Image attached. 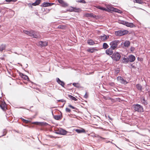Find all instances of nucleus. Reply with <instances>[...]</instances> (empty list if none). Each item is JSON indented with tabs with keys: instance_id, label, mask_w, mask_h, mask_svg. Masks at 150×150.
<instances>
[{
	"instance_id": "nucleus-49",
	"label": "nucleus",
	"mask_w": 150,
	"mask_h": 150,
	"mask_svg": "<svg viewBox=\"0 0 150 150\" xmlns=\"http://www.w3.org/2000/svg\"><path fill=\"white\" fill-rule=\"evenodd\" d=\"M33 124H35L36 125H41V123L40 122H34Z\"/></svg>"
},
{
	"instance_id": "nucleus-18",
	"label": "nucleus",
	"mask_w": 150,
	"mask_h": 150,
	"mask_svg": "<svg viewBox=\"0 0 150 150\" xmlns=\"http://www.w3.org/2000/svg\"><path fill=\"white\" fill-rule=\"evenodd\" d=\"M56 80L57 82L59 84L61 85L62 87H64L65 84L63 81L60 80V79L58 78H57L56 79Z\"/></svg>"
},
{
	"instance_id": "nucleus-2",
	"label": "nucleus",
	"mask_w": 150,
	"mask_h": 150,
	"mask_svg": "<svg viewBox=\"0 0 150 150\" xmlns=\"http://www.w3.org/2000/svg\"><path fill=\"white\" fill-rule=\"evenodd\" d=\"M110 57L113 61L118 62L121 59L120 53L116 51L113 53L112 55L110 56Z\"/></svg>"
},
{
	"instance_id": "nucleus-46",
	"label": "nucleus",
	"mask_w": 150,
	"mask_h": 150,
	"mask_svg": "<svg viewBox=\"0 0 150 150\" xmlns=\"http://www.w3.org/2000/svg\"><path fill=\"white\" fill-rule=\"evenodd\" d=\"M137 59L138 61H140V62L142 61L143 60L142 58L141 57H137Z\"/></svg>"
},
{
	"instance_id": "nucleus-63",
	"label": "nucleus",
	"mask_w": 150,
	"mask_h": 150,
	"mask_svg": "<svg viewBox=\"0 0 150 150\" xmlns=\"http://www.w3.org/2000/svg\"><path fill=\"white\" fill-rule=\"evenodd\" d=\"M67 11H66H66H63V13H66L67 12Z\"/></svg>"
},
{
	"instance_id": "nucleus-15",
	"label": "nucleus",
	"mask_w": 150,
	"mask_h": 150,
	"mask_svg": "<svg viewBox=\"0 0 150 150\" xmlns=\"http://www.w3.org/2000/svg\"><path fill=\"white\" fill-rule=\"evenodd\" d=\"M75 131L78 133H86L85 130L82 128H80L79 129H75Z\"/></svg>"
},
{
	"instance_id": "nucleus-9",
	"label": "nucleus",
	"mask_w": 150,
	"mask_h": 150,
	"mask_svg": "<svg viewBox=\"0 0 150 150\" xmlns=\"http://www.w3.org/2000/svg\"><path fill=\"white\" fill-rule=\"evenodd\" d=\"M38 44L41 47H44L47 45L48 42L46 41H40L39 42Z\"/></svg>"
},
{
	"instance_id": "nucleus-7",
	"label": "nucleus",
	"mask_w": 150,
	"mask_h": 150,
	"mask_svg": "<svg viewBox=\"0 0 150 150\" xmlns=\"http://www.w3.org/2000/svg\"><path fill=\"white\" fill-rule=\"evenodd\" d=\"M54 3H49L47 2H43L40 6L42 7H47L52 6L54 4Z\"/></svg>"
},
{
	"instance_id": "nucleus-31",
	"label": "nucleus",
	"mask_w": 150,
	"mask_h": 150,
	"mask_svg": "<svg viewBox=\"0 0 150 150\" xmlns=\"http://www.w3.org/2000/svg\"><path fill=\"white\" fill-rule=\"evenodd\" d=\"M109 47V45L105 42L103 43V48L104 49H107Z\"/></svg>"
},
{
	"instance_id": "nucleus-38",
	"label": "nucleus",
	"mask_w": 150,
	"mask_h": 150,
	"mask_svg": "<svg viewBox=\"0 0 150 150\" xmlns=\"http://www.w3.org/2000/svg\"><path fill=\"white\" fill-rule=\"evenodd\" d=\"M32 37L36 38H39V36L37 35L36 34H35V32L34 31V33Z\"/></svg>"
},
{
	"instance_id": "nucleus-30",
	"label": "nucleus",
	"mask_w": 150,
	"mask_h": 150,
	"mask_svg": "<svg viewBox=\"0 0 150 150\" xmlns=\"http://www.w3.org/2000/svg\"><path fill=\"white\" fill-rule=\"evenodd\" d=\"M75 9H74V12L79 13L82 11L81 9L80 8H77L75 7Z\"/></svg>"
},
{
	"instance_id": "nucleus-28",
	"label": "nucleus",
	"mask_w": 150,
	"mask_h": 150,
	"mask_svg": "<svg viewBox=\"0 0 150 150\" xmlns=\"http://www.w3.org/2000/svg\"><path fill=\"white\" fill-rule=\"evenodd\" d=\"M75 7L70 6L69 9L66 10V11H68L69 12H74V9H75Z\"/></svg>"
},
{
	"instance_id": "nucleus-11",
	"label": "nucleus",
	"mask_w": 150,
	"mask_h": 150,
	"mask_svg": "<svg viewBox=\"0 0 150 150\" xmlns=\"http://www.w3.org/2000/svg\"><path fill=\"white\" fill-rule=\"evenodd\" d=\"M122 63L124 64H127L129 62L128 57H122L120 60Z\"/></svg>"
},
{
	"instance_id": "nucleus-10",
	"label": "nucleus",
	"mask_w": 150,
	"mask_h": 150,
	"mask_svg": "<svg viewBox=\"0 0 150 150\" xmlns=\"http://www.w3.org/2000/svg\"><path fill=\"white\" fill-rule=\"evenodd\" d=\"M110 35H108L104 34L103 35H100L99 36V38L102 41H105L107 40L109 37Z\"/></svg>"
},
{
	"instance_id": "nucleus-58",
	"label": "nucleus",
	"mask_w": 150,
	"mask_h": 150,
	"mask_svg": "<svg viewBox=\"0 0 150 150\" xmlns=\"http://www.w3.org/2000/svg\"><path fill=\"white\" fill-rule=\"evenodd\" d=\"M35 14L39 16L40 15L38 13V12L35 11Z\"/></svg>"
},
{
	"instance_id": "nucleus-23",
	"label": "nucleus",
	"mask_w": 150,
	"mask_h": 150,
	"mask_svg": "<svg viewBox=\"0 0 150 150\" xmlns=\"http://www.w3.org/2000/svg\"><path fill=\"white\" fill-rule=\"evenodd\" d=\"M41 1V0H36L35 2L33 3V4L34 5V6H36L39 5Z\"/></svg>"
},
{
	"instance_id": "nucleus-16",
	"label": "nucleus",
	"mask_w": 150,
	"mask_h": 150,
	"mask_svg": "<svg viewBox=\"0 0 150 150\" xmlns=\"http://www.w3.org/2000/svg\"><path fill=\"white\" fill-rule=\"evenodd\" d=\"M115 8L113 7L109 6L107 7L106 9V11L110 12L111 13H112L114 11Z\"/></svg>"
},
{
	"instance_id": "nucleus-54",
	"label": "nucleus",
	"mask_w": 150,
	"mask_h": 150,
	"mask_svg": "<svg viewBox=\"0 0 150 150\" xmlns=\"http://www.w3.org/2000/svg\"><path fill=\"white\" fill-rule=\"evenodd\" d=\"M130 66L133 69H135L136 68V67H135V66L134 65H133V64H131Z\"/></svg>"
},
{
	"instance_id": "nucleus-51",
	"label": "nucleus",
	"mask_w": 150,
	"mask_h": 150,
	"mask_svg": "<svg viewBox=\"0 0 150 150\" xmlns=\"http://www.w3.org/2000/svg\"><path fill=\"white\" fill-rule=\"evenodd\" d=\"M84 97L86 98H88V94H87V93L86 92V93L85 94V95H84Z\"/></svg>"
},
{
	"instance_id": "nucleus-3",
	"label": "nucleus",
	"mask_w": 150,
	"mask_h": 150,
	"mask_svg": "<svg viewBox=\"0 0 150 150\" xmlns=\"http://www.w3.org/2000/svg\"><path fill=\"white\" fill-rule=\"evenodd\" d=\"M132 107L135 111L139 112H142L144 111L143 108L140 105L138 104L134 105Z\"/></svg>"
},
{
	"instance_id": "nucleus-59",
	"label": "nucleus",
	"mask_w": 150,
	"mask_h": 150,
	"mask_svg": "<svg viewBox=\"0 0 150 150\" xmlns=\"http://www.w3.org/2000/svg\"><path fill=\"white\" fill-rule=\"evenodd\" d=\"M28 66V65L27 64H26L25 65V68H27Z\"/></svg>"
},
{
	"instance_id": "nucleus-5",
	"label": "nucleus",
	"mask_w": 150,
	"mask_h": 150,
	"mask_svg": "<svg viewBox=\"0 0 150 150\" xmlns=\"http://www.w3.org/2000/svg\"><path fill=\"white\" fill-rule=\"evenodd\" d=\"M84 16L85 17H87L93 18L96 19H98L99 18V16L94 15L93 13H86L84 14Z\"/></svg>"
},
{
	"instance_id": "nucleus-53",
	"label": "nucleus",
	"mask_w": 150,
	"mask_h": 150,
	"mask_svg": "<svg viewBox=\"0 0 150 150\" xmlns=\"http://www.w3.org/2000/svg\"><path fill=\"white\" fill-rule=\"evenodd\" d=\"M21 76V77L22 78H23V77L24 76L25 77V79H28V77L27 76V75H26V76Z\"/></svg>"
},
{
	"instance_id": "nucleus-20",
	"label": "nucleus",
	"mask_w": 150,
	"mask_h": 150,
	"mask_svg": "<svg viewBox=\"0 0 150 150\" xmlns=\"http://www.w3.org/2000/svg\"><path fill=\"white\" fill-rule=\"evenodd\" d=\"M122 30H121L115 31V34L117 36H122Z\"/></svg>"
},
{
	"instance_id": "nucleus-43",
	"label": "nucleus",
	"mask_w": 150,
	"mask_h": 150,
	"mask_svg": "<svg viewBox=\"0 0 150 150\" xmlns=\"http://www.w3.org/2000/svg\"><path fill=\"white\" fill-rule=\"evenodd\" d=\"M7 133V131L6 129H4L3 131V134L1 135V136H4L6 135Z\"/></svg>"
},
{
	"instance_id": "nucleus-37",
	"label": "nucleus",
	"mask_w": 150,
	"mask_h": 150,
	"mask_svg": "<svg viewBox=\"0 0 150 150\" xmlns=\"http://www.w3.org/2000/svg\"><path fill=\"white\" fill-rule=\"evenodd\" d=\"M18 0H5V1L7 3H10L12 2H15Z\"/></svg>"
},
{
	"instance_id": "nucleus-56",
	"label": "nucleus",
	"mask_w": 150,
	"mask_h": 150,
	"mask_svg": "<svg viewBox=\"0 0 150 150\" xmlns=\"http://www.w3.org/2000/svg\"><path fill=\"white\" fill-rule=\"evenodd\" d=\"M123 21V20H119L118 21V22L119 23L122 24Z\"/></svg>"
},
{
	"instance_id": "nucleus-44",
	"label": "nucleus",
	"mask_w": 150,
	"mask_h": 150,
	"mask_svg": "<svg viewBox=\"0 0 150 150\" xmlns=\"http://www.w3.org/2000/svg\"><path fill=\"white\" fill-rule=\"evenodd\" d=\"M135 48L134 47L132 46L130 47V50L131 52H133L134 51Z\"/></svg>"
},
{
	"instance_id": "nucleus-21",
	"label": "nucleus",
	"mask_w": 150,
	"mask_h": 150,
	"mask_svg": "<svg viewBox=\"0 0 150 150\" xmlns=\"http://www.w3.org/2000/svg\"><path fill=\"white\" fill-rule=\"evenodd\" d=\"M1 108L4 111L6 109V104L5 103H2L0 105Z\"/></svg>"
},
{
	"instance_id": "nucleus-45",
	"label": "nucleus",
	"mask_w": 150,
	"mask_h": 150,
	"mask_svg": "<svg viewBox=\"0 0 150 150\" xmlns=\"http://www.w3.org/2000/svg\"><path fill=\"white\" fill-rule=\"evenodd\" d=\"M120 71V70L118 69H115V74H117Z\"/></svg>"
},
{
	"instance_id": "nucleus-26",
	"label": "nucleus",
	"mask_w": 150,
	"mask_h": 150,
	"mask_svg": "<svg viewBox=\"0 0 150 150\" xmlns=\"http://www.w3.org/2000/svg\"><path fill=\"white\" fill-rule=\"evenodd\" d=\"M6 47V45L5 44H2L0 46V51L2 52L3 50H5Z\"/></svg>"
},
{
	"instance_id": "nucleus-8",
	"label": "nucleus",
	"mask_w": 150,
	"mask_h": 150,
	"mask_svg": "<svg viewBox=\"0 0 150 150\" xmlns=\"http://www.w3.org/2000/svg\"><path fill=\"white\" fill-rule=\"evenodd\" d=\"M130 45V42L129 40H126L123 42V45L122 47L124 49H126L129 47Z\"/></svg>"
},
{
	"instance_id": "nucleus-57",
	"label": "nucleus",
	"mask_w": 150,
	"mask_h": 150,
	"mask_svg": "<svg viewBox=\"0 0 150 150\" xmlns=\"http://www.w3.org/2000/svg\"><path fill=\"white\" fill-rule=\"evenodd\" d=\"M123 42H122V43H121V44L118 47V48H119V47H120L121 46H122H122H123Z\"/></svg>"
},
{
	"instance_id": "nucleus-27",
	"label": "nucleus",
	"mask_w": 150,
	"mask_h": 150,
	"mask_svg": "<svg viewBox=\"0 0 150 150\" xmlns=\"http://www.w3.org/2000/svg\"><path fill=\"white\" fill-rule=\"evenodd\" d=\"M66 27L67 26L66 25H60L58 26L57 28L58 29L64 30L66 28Z\"/></svg>"
},
{
	"instance_id": "nucleus-34",
	"label": "nucleus",
	"mask_w": 150,
	"mask_h": 150,
	"mask_svg": "<svg viewBox=\"0 0 150 150\" xmlns=\"http://www.w3.org/2000/svg\"><path fill=\"white\" fill-rule=\"evenodd\" d=\"M68 96L69 98H70L73 100L75 101H77V99L76 98L71 95H68Z\"/></svg>"
},
{
	"instance_id": "nucleus-62",
	"label": "nucleus",
	"mask_w": 150,
	"mask_h": 150,
	"mask_svg": "<svg viewBox=\"0 0 150 150\" xmlns=\"http://www.w3.org/2000/svg\"><path fill=\"white\" fill-rule=\"evenodd\" d=\"M18 64H19L21 66V67L22 66V64H21L20 63H18Z\"/></svg>"
},
{
	"instance_id": "nucleus-13",
	"label": "nucleus",
	"mask_w": 150,
	"mask_h": 150,
	"mask_svg": "<svg viewBox=\"0 0 150 150\" xmlns=\"http://www.w3.org/2000/svg\"><path fill=\"white\" fill-rule=\"evenodd\" d=\"M98 51V50L94 47L89 48L86 50L87 52L91 53L94 52Z\"/></svg>"
},
{
	"instance_id": "nucleus-4",
	"label": "nucleus",
	"mask_w": 150,
	"mask_h": 150,
	"mask_svg": "<svg viewBox=\"0 0 150 150\" xmlns=\"http://www.w3.org/2000/svg\"><path fill=\"white\" fill-rule=\"evenodd\" d=\"M7 12V8L2 6H0V17L4 16Z\"/></svg>"
},
{
	"instance_id": "nucleus-61",
	"label": "nucleus",
	"mask_w": 150,
	"mask_h": 150,
	"mask_svg": "<svg viewBox=\"0 0 150 150\" xmlns=\"http://www.w3.org/2000/svg\"><path fill=\"white\" fill-rule=\"evenodd\" d=\"M101 139H105V138H103V137H100Z\"/></svg>"
},
{
	"instance_id": "nucleus-64",
	"label": "nucleus",
	"mask_w": 150,
	"mask_h": 150,
	"mask_svg": "<svg viewBox=\"0 0 150 150\" xmlns=\"http://www.w3.org/2000/svg\"><path fill=\"white\" fill-rule=\"evenodd\" d=\"M62 100H59V101L61 102H63V101H62Z\"/></svg>"
},
{
	"instance_id": "nucleus-22",
	"label": "nucleus",
	"mask_w": 150,
	"mask_h": 150,
	"mask_svg": "<svg viewBox=\"0 0 150 150\" xmlns=\"http://www.w3.org/2000/svg\"><path fill=\"white\" fill-rule=\"evenodd\" d=\"M87 43L89 45H93L95 44V42L91 39L88 40H87Z\"/></svg>"
},
{
	"instance_id": "nucleus-48",
	"label": "nucleus",
	"mask_w": 150,
	"mask_h": 150,
	"mask_svg": "<svg viewBox=\"0 0 150 150\" xmlns=\"http://www.w3.org/2000/svg\"><path fill=\"white\" fill-rule=\"evenodd\" d=\"M127 23V21H123L122 24L123 25L126 26Z\"/></svg>"
},
{
	"instance_id": "nucleus-35",
	"label": "nucleus",
	"mask_w": 150,
	"mask_h": 150,
	"mask_svg": "<svg viewBox=\"0 0 150 150\" xmlns=\"http://www.w3.org/2000/svg\"><path fill=\"white\" fill-rule=\"evenodd\" d=\"M54 118L55 120H59L61 119L62 117L60 115H56L54 116Z\"/></svg>"
},
{
	"instance_id": "nucleus-19",
	"label": "nucleus",
	"mask_w": 150,
	"mask_h": 150,
	"mask_svg": "<svg viewBox=\"0 0 150 150\" xmlns=\"http://www.w3.org/2000/svg\"><path fill=\"white\" fill-rule=\"evenodd\" d=\"M126 26L132 28L136 27V25L132 23H129L127 22Z\"/></svg>"
},
{
	"instance_id": "nucleus-6",
	"label": "nucleus",
	"mask_w": 150,
	"mask_h": 150,
	"mask_svg": "<svg viewBox=\"0 0 150 150\" xmlns=\"http://www.w3.org/2000/svg\"><path fill=\"white\" fill-rule=\"evenodd\" d=\"M60 4L61 6L63 7H66L68 6V4L64 1L63 0H56Z\"/></svg>"
},
{
	"instance_id": "nucleus-32",
	"label": "nucleus",
	"mask_w": 150,
	"mask_h": 150,
	"mask_svg": "<svg viewBox=\"0 0 150 150\" xmlns=\"http://www.w3.org/2000/svg\"><path fill=\"white\" fill-rule=\"evenodd\" d=\"M133 1L134 3L140 4H142L144 3L143 1L142 0H134Z\"/></svg>"
},
{
	"instance_id": "nucleus-1",
	"label": "nucleus",
	"mask_w": 150,
	"mask_h": 150,
	"mask_svg": "<svg viewBox=\"0 0 150 150\" xmlns=\"http://www.w3.org/2000/svg\"><path fill=\"white\" fill-rule=\"evenodd\" d=\"M120 42V41L118 40L112 41L110 43L109 45H110V47L113 50H116L118 48V45Z\"/></svg>"
},
{
	"instance_id": "nucleus-29",
	"label": "nucleus",
	"mask_w": 150,
	"mask_h": 150,
	"mask_svg": "<svg viewBox=\"0 0 150 150\" xmlns=\"http://www.w3.org/2000/svg\"><path fill=\"white\" fill-rule=\"evenodd\" d=\"M67 131L62 129L60 130V133L61 134L65 135L67 134Z\"/></svg>"
},
{
	"instance_id": "nucleus-41",
	"label": "nucleus",
	"mask_w": 150,
	"mask_h": 150,
	"mask_svg": "<svg viewBox=\"0 0 150 150\" xmlns=\"http://www.w3.org/2000/svg\"><path fill=\"white\" fill-rule=\"evenodd\" d=\"M34 33V31L33 30H31L30 31H29V33H28V35L29 36L32 37V35H33V34Z\"/></svg>"
},
{
	"instance_id": "nucleus-36",
	"label": "nucleus",
	"mask_w": 150,
	"mask_h": 150,
	"mask_svg": "<svg viewBox=\"0 0 150 150\" xmlns=\"http://www.w3.org/2000/svg\"><path fill=\"white\" fill-rule=\"evenodd\" d=\"M73 85L74 86L78 88L80 87V84L79 83H73Z\"/></svg>"
},
{
	"instance_id": "nucleus-12",
	"label": "nucleus",
	"mask_w": 150,
	"mask_h": 150,
	"mask_svg": "<svg viewBox=\"0 0 150 150\" xmlns=\"http://www.w3.org/2000/svg\"><path fill=\"white\" fill-rule=\"evenodd\" d=\"M113 50H114L111 48L110 47V48H108L106 50L105 52V53L107 55L110 56V55H112L114 53Z\"/></svg>"
},
{
	"instance_id": "nucleus-17",
	"label": "nucleus",
	"mask_w": 150,
	"mask_h": 150,
	"mask_svg": "<svg viewBox=\"0 0 150 150\" xmlns=\"http://www.w3.org/2000/svg\"><path fill=\"white\" fill-rule=\"evenodd\" d=\"M117 79L122 83L125 84L127 83L126 81L123 78L120 76H118L117 77Z\"/></svg>"
},
{
	"instance_id": "nucleus-50",
	"label": "nucleus",
	"mask_w": 150,
	"mask_h": 150,
	"mask_svg": "<svg viewBox=\"0 0 150 150\" xmlns=\"http://www.w3.org/2000/svg\"><path fill=\"white\" fill-rule=\"evenodd\" d=\"M66 111L67 112H70L71 111V110L69 109L66 108L65 109Z\"/></svg>"
},
{
	"instance_id": "nucleus-39",
	"label": "nucleus",
	"mask_w": 150,
	"mask_h": 150,
	"mask_svg": "<svg viewBox=\"0 0 150 150\" xmlns=\"http://www.w3.org/2000/svg\"><path fill=\"white\" fill-rule=\"evenodd\" d=\"M136 87L138 90L141 91L142 86L141 85L139 84L137 85Z\"/></svg>"
},
{
	"instance_id": "nucleus-60",
	"label": "nucleus",
	"mask_w": 150,
	"mask_h": 150,
	"mask_svg": "<svg viewBox=\"0 0 150 150\" xmlns=\"http://www.w3.org/2000/svg\"><path fill=\"white\" fill-rule=\"evenodd\" d=\"M108 117L110 120H112V119L110 118V117L109 115L108 116Z\"/></svg>"
},
{
	"instance_id": "nucleus-55",
	"label": "nucleus",
	"mask_w": 150,
	"mask_h": 150,
	"mask_svg": "<svg viewBox=\"0 0 150 150\" xmlns=\"http://www.w3.org/2000/svg\"><path fill=\"white\" fill-rule=\"evenodd\" d=\"M69 107L73 109H74L75 108L72 105H68Z\"/></svg>"
},
{
	"instance_id": "nucleus-33",
	"label": "nucleus",
	"mask_w": 150,
	"mask_h": 150,
	"mask_svg": "<svg viewBox=\"0 0 150 150\" xmlns=\"http://www.w3.org/2000/svg\"><path fill=\"white\" fill-rule=\"evenodd\" d=\"M114 11L113 12H115L116 13H120V14H121L122 13V12L119 9L116 8H114Z\"/></svg>"
},
{
	"instance_id": "nucleus-40",
	"label": "nucleus",
	"mask_w": 150,
	"mask_h": 150,
	"mask_svg": "<svg viewBox=\"0 0 150 150\" xmlns=\"http://www.w3.org/2000/svg\"><path fill=\"white\" fill-rule=\"evenodd\" d=\"M27 4V5L28 6L29 8H33V6H34V5L32 3H29Z\"/></svg>"
},
{
	"instance_id": "nucleus-52",
	"label": "nucleus",
	"mask_w": 150,
	"mask_h": 150,
	"mask_svg": "<svg viewBox=\"0 0 150 150\" xmlns=\"http://www.w3.org/2000/svg\"><path fill=\"white\" fill-rule=\"evenodd\" d=\"M17 71L19 73V75H25L23 73H22L21 72L19 71H18V70H17Z\"/></svg>"
},
{
	"instance_id": "nucleus-47",
	"label": "nucleus",
	"mask_w": 150,
	"mask_h": 150,
	"mask_svg": "<svg viewBox=\"0 0 150 150\" xmlns=\"http://www.w3.org/2000/svg\"><path fill=\"white\" fill-rule=\"evenodd\" d=\"M23 32L27 35H28L29 31L27 30H23Z\"/></svg>"
},
{
	"instance_id": "nucleus-14",
	"label": "nucleus",
	"mask_w": 150,
	"mask_h": 150,
	"mask_svg": "<svg viewBox=\"0 0 150 150\" xmlns=\"http://www.w3.org/2000/svg\"><path fill=\"white\" fill-rule=\"evenodd\" d=\"M128 57L129 62H134L136 59L135 56L132 54L129 55Z\"/></svg>"
},
{
	"instance_id": "nucleus-42",
	"label": "nucleus",
	"mask_w": 150,
	"mask_h": 150,
	"mask_svg": "<svg viewBox=\"0 0 150 150\" xmlns=\"http://www.w3.org/2000/svg\"><path fill=\"white\" fill-rule=\"evenodd\" d=\"M77 1L79 3H81L83 4H86V2L85 1V0H78Z\"/></svg>"
},
{
	"instance_id": "nucleus-24",
	"label": "nucleus",
	"mask_w": 150,
	"mask_h": 150,
	"mask_svg": "<svg viewBox=\"0 0 150 150\" xmlns=\"http://www.w3.org/2000/svg\"><path fill=\"white\" fill-rule=\"evenodd\" d=\"M122 30V36L125 35L129 33V31L127 30Z\"/></svg>"
},
{
	"instance_id": "nucleus-25",
	"label": "nucleus",
	"mask_w": 150,
	"mask_h": 150,
	"mask_svg": "<svg viewBox=\"0 0 150 150\" xmlns=\"http://www.w3.org/2000/svg\"><path fill=\"white\" fill-rule=\"evenodd\" d=\"M96 7L97 8L100 10H101L102 11H106V8L100 5H97Z\"/></svg>"
}]
</instances>
